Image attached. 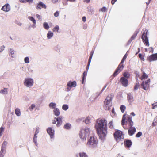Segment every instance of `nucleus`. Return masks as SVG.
<instances>
[{"label": "nucleus", "mask_w": 157, "mask_h": 157, "mask_svg": "<svg viewBox=\"0 0 157 157\" xmlns=\"http://www.w3.org/2000/svg\"><path fill=\"white\" fill-rule=\"evenodd\" d=\"M107 121L104 119L97 120L95 128L101 140L104 139L107 134Z\"/></svg>", "instance_id": "nucleus-1"}, {"label": "nucleus", "mask_w": 157, "mask_h": 157, "mask_svg": "<svg viewBox=\"0 0 157 157\" xmlns=\"http://www.w3.org/2000/svg\"><path fill=\"white\" fill-rule=\"evenodd\" d=\"M132 117L125 113L123 115L121 121V124L125 129H128L131 128L133 125V122L132 121Z\"/></svg>", "instance_id": "nucleus-2"}, {"label": "nucleus", "mask_w": 157, "mask_h": 157, "mask_svg": "<svg viewBox=\"0 0 157 157\" xmlns=\"http://www.w3.org/2000/svg\"><path fill=\"white\" fill-rule=\"evenodd\" d=\"M98 143V140L94 136H90L88 140L87 144L90 147H96Z\"/></svg>", "instance_id": "nucleus-3"}, {"label": "nucleus", "mask_w": 157, "mask_h": 157, "mask_svg": "<svg viewBox=\"0 0 157 157\" xmlns=\"http://www.w3.org/2000/svg\"><path fill=\"white\" fill-rule=\"evenodd\" d=\"M89 129L88 128L82 129L79 134L80 138L82 140H86V137L89 135Z\"/></svg>", "instance_id": "nucleus-4"}, {"label": "nucleus", "mask_w": 157, "mask_h": 157, "mask_svg": "<svg viewBox=\"0 0 157 157\" xmlns=\"http://www.w3.org/2000/svg\"><path fill=\"white\" fill-rule=\"evenodd\" d=\"M148 33V30L145 29L143 32L141 36V38L142 39L143 42L146 46H149V45L148 37L147 36V34Z\"/></svg>", "instance_id": "nucleus-5"}, {"label": "nucleus", "mask_w": 157, "mask_h": 157, "mask_svg": "<svg viewBox=\"0 0 157 157\" xmlns=\"http://www.w3.org/2000/svg\"><path fill=\"white\" fill-rule=\"evenodd\" d=\"M112 101V98L108 96L104 101L105 105L104 107L105 109L109 110L111 109V102Z\"/></svg>", "instance_id": "nucleus-6"}, {"label": "nucleus", "mask_w": 157, "mask_h": 157, "mask_svg": "<svg viewBox=\"0 0 157 157\" xmlns=\"http://www.w3.org/2000/svg\"><path fill=\"white\" fill-rule=\"evenodd\" d=\"M123 135L122 132L118 130H117L113 134L115 139L117 141L120 140L122 138Z\"/></svg>", "instance_id": "nucleus-7"}, {"label": "nucleus", "mask_w": 157, "mask_h": 157, "mask_svg": "<svg viewBox=\"0 0 157 157\" xmlns=\"http://www.w3.org/2000/svg\"><path fill=\"white\" fill-rule=\"evenodd\" d=\"M33 81L32 78H27L25 79L24 84L27 87H30L33 85Z\"/></svg>", "instance_id": "nucleus-8"}, {"label": "nucleus", "mask_w": 157, "mask_h": 157, "mask_svg": "<svg viewBox=\"0 0 157 157\" xmlns=\"http://www.w3.org/2000/svg\"><path fill=\"white\" fill-rule=\"evenodd\" d=\"M150 82V79H148L147 81H143L141 84V86L143 89L145 90H147L149 87Z\"/></svg>", "instance_id": "nucleus-9"}, {"label": "nucleus", "mask_w": 157, "mask_h": 157, "mask_svg": "<svg viewBox=\"0 0 157 157\" xmlns=\"http://www.w3.org/2000/svg\"><path fill=\"white\" fill-rule=\"evenodd\" d=\"M124 67V66L123 64H119L113 74V76L115 77L117 76L123 69Z\"/></svg>", "instance_id": "nucleus-10"}, {"label": "nucleus", "mask_w": 157, "mask_h": 157, "mask_svg": "<svg viewBox=\"0 0 157 157\" xmlns=\"http://www.w3.org/2000/svg\"><path fill=\"white\" fill-rule=\"evenodd\" d=\"M76 83L75 81L71 82L69 81L67 85V91H68L70 90L71 87H74L76 86Z\"/></svg>", "instance_id": "nucleus-11"}, {"label": "nucleus", "mask_w": 157, "mask_h": 157, "mask_svg": "<svg viewBox=\"0 0 157 157\" xmlns=\"http://www.w3.org/2000/svg\"><path fill=\"white\" fill-rule=\"evenodd\" d=\"M147 60L150 62L157 60V53L153 54L150 55L149 57H147Z\"/></svg>", "instance_id": "nucleus-12"}, {"label": "nucleus", "mask_w": 157, "mask_h": 157, "mask_svg": "<svg viewBox=\"0 0 157 157\" xmlns=\"http://www.w3.org/2000/svg\"><path fill=\"white\" fill-rule=\"evenodd\" d=\"M120 82L123 86L126 87L128 86V80L127 78L122 77L120 79Z\"/></svg>", "instance_id": "nucleus-13"}, {"label": "nucleus", "mask_w": 157, "mask_h": 157, "mask_svg": "<svg viewBox=\"0 0 157 157\" xmlns=\"http://www.w3.org/2000/svg\"><path fill=\"white\" fill-rule=\"evenodd\" d=\"M128 133L129 136H131L134 134L136 131V129L135 127H132L128 128Z\"/></svg>", "instance_id": "nucleus-14"}, {"label": "nucleus", "mask_w": 157, "mask_h": 157, "mask_svg": "<svg viewBox=\"0 0 157 157\" xmlns=\"http://www.w3.org/2000/svg\"><path fill=\"white\" fill-rule=\"evenodd\" d=\"M124 144L125 147H127L128 148H130L132 144V142L131 140H127L124 141Z\"/></svg>", "instance_id": "nucleus-15"}, {"label": "nucleus", "mask_w": 157, "mask_h": 157, "mask_svg": "<svg viewBox=\"0 0 157 157\" xmlns=\"http://www.w3.org/2000/svg\"><path fill=\"white\" fill-rule=\"evenodd\" d=\"M47 132L51 137L52 138L54 135V130L52 128H48L47 129Z\"/></svg>", "instance_id": "nucleus-16"}, {"label": "nucleus", "mask_w": 157, "mask_h": 157, "mask_svg": "<svg viewBox=\"0 0 157 157\" xmlns=\"http://www.w3.org/2000/svg\"><path fill=\"white\" fill-rule=\"evenodd\" d=\"M2 10L5 11H9L10 10V6L8 4H6L2 8Z\"/></svg>", "instance_id": "nucleus-17"}, {"label": "nucleus", "mask_w": 157, "mask_h": 157, "mask_svg": "<svg viewBox=\"0 0 157 157\" xmlns=\"http://www.w3.org/2000/svg\"><path fill=\"white\" fill-rule=\"evenodd\" d=\"M62 119L63 117L61 116H60L57 118V123L56 124V126L57 127H59L62 124Z\"/></svg>", "instance_id": "nucleus-18"}, {"label": "nucleus", "mask_w": 157, "mask_h": 157, "mask_svg": "<svg viewBox=\"0 0 157 157\" xmlns=\"http://www.w3.org/2000/svg\"><path fill=\"white\" fill-rule=\"evenodd\" d=\"M42 8L45 9L46 8V6L45 4L41 2L38 4L36 8L40 9Z\"/></svg>", "instance_id": "nucleus-19"}, {"label": "nucleus", "mask_w": 157, "mask_h": 157, "mask_svg": "<svg viewBox=\"0 0 157 157\" xmlns=\"http://www.w3.org/2000/svg\"><path fill=\"white\" fill-rule=\"evenodd\" d=\"M148 75L144 71L142 72V76L140 77V78L141 80L146 79L148 78Z\"/></svg>", "instance_id": "nucleus-20"}, {"label": "nucleus", "mask_w": 157, "mask_h": 157, "mask_svg": "<svg viewBox=\"0 0 157 157\" xmlns=\"http://www.w3.org/2000/svg\"><path fill=\"white\" fill-rule=\"evenodd\" d=\"M93 53H94V51H91V52L90 53L89 58V61H88V64L87 67V69L88 68H89V65H90V63L91 61V59L92 58Z\"/></svg>", "instance_id": "nucleus-21"}, {"label": "nucleus", "mask_w": 157, "mask_h": 157, "mask_svg": "<svg viewBox=\"0 0 157 157\" xmlns=\"http://www.w3.org/2000/svg\"><path fill=\"white\" fill-rule=\"evenodd\" d=\"M127 98L128 101L130 102H132L134 101L133 96L131 93L128 94Z\"/></svg>", "instance_id": "nucleus-22"}, {"label": "nucleus", "mask_w": 157, "mask_h": 157, "mask_svg": "<svg viewBox=\"0 0 157 157\" xmlns=\"http://www.w3.org/2000/svg\"><path fill=\"white\" fill-rule=\"evenodd\" d=\"M54 114L56 116H59L60 114V112L59 109L55 108L53 110Z\"/></svg>", "instance_id": "nucleus-23"}, {"label": "nucleus", "mask_w": 157, "mask_h": 157, "mask_svg": "<svg viewBox=\"0 0 157 157\" xmlns=\"http://www.w3.org/2000/svg\"><path fill=\"white\" fill-rule=\"evenodd\" d=\"M138 33V31L135 32V33L133 34V35L132 36L130 40H129V42H131L132 40H133L136 37Z\"/></svg>", "instance_id": "nucleus-24"}, {"label": "nucleus", "mask_w": 157, "mask_h": 157, "mask_svg": "<svg viewBox=\"0 0 157 157\" xmlns=\"http://www.w3.org/2000/svg\"><path fill=\"white\" fill-rule=\"evenodd\" d=\"M79 157H88L87 154L83 152H80L79 153Z\"/></svg>", "instance_id": "nucleus-25"}, {"label": "nucleus", "mask_w": 157, "mask_h": 157, "mask_svg": "<svg viewBox=\"0 0 157 157\" xmlns=\"http://www.w3.org/2000/svg\"><path fill=\"white\" fill-rule=\"evenodd\" d=\"M71 125L70 124L66 123L64 125L63 128L65 129H69L71 128Z\"/></svg>", "instance_id": "nucleus-26"}, {"label": "nucleus", "mask_w": 157, "mask_h": 157, "mask_svg": "<svg viewBox=\"0 0 157 157\" xmlns=\"http://www.w3.org/2000/svg\"><path fill=\"white\" fill-rule=\"evenodd\" d=\"M0 93L3 94H6L8 93L7 88H4L3 89H2L0 91Z\"/></svg>", "instance_id": "nucleus-27"}, {"label": "nucleus", "mask_w": 157, "mask_h": 157, "mask_svg": "<svg viewBox=\"0 0 157 157\" xmlns=\"http://www.w3.org/2000/svg\"><path fill=\"white\" fill-rule=\"evenodd\" d=\"M87 72L86 71H84L83 74L82 79V84H83L84 80L86 79Z\"/></svg>", "instance_id": "nucleus-28"}, {"label": "nucleus", "mask_w": 157, "mask_h": 157, "mask_svg": "<svg viewBox=\"0 0 157 157\" xmlns=\"http://www.w3.org/2000/svg\"><path fill=\"white\" fill-rule=\"evenodd\" d=\"M6 150L1 149L0 151V157H3L5 153Z\"/></svg>", "instance_id": "nucleus-29"}, {"label": "nucleus", "mask_w": 157, "mask_h": 157, "mask_svg": "<svg viewBox=\"0 0 157 157\" xmlns=\"http://www.w3.org/2000/svg\"><path fill=\"white\" fill-rule=\"evenodd\" d=\"M7 145V142L6 141H4L1 147V149L6 150V146Z\"/></svg>", "instance_id": "nucleus-30"}, {"label": "nucleus", "mask_w": 157, "mask_h": 157, "mask_svg": "<svg viewBox=\"0 0 157 157\" xmlns=\"http://www.w3.org/2000/svg\"><path fill=\"white\" fill-rule=\"evenodd\" d=\"M126 107L124 105H121L120 106V109L122 113H124V111L126 109Z\"/></svg>", "instance_id": "nucleus-31"}, {"label": "nucleus", "mask_w": 157, "mask_h": 157, "mask_svg": "<svg viewBox=\"0 0 157 157\" xmlns=\"http://www.w3.org/2000/svg\"><path fill=\"white\" fill-rule=\"evenodd\" d=\"M15 114L18 116H20L21 112L19 109L17 108L15 110Z\"/></svg>", "instance_id": "nucleus-32"}, {"label": "nucleus", "mask_w": 157, "mask_h": 157, "mask_svg": "<svg viewBox=\"0 0 157 157\" xmlns=\"http://www.w3.org/2000/svg\"><path fill=\"white\" fill-rule=\"evenodd\" d=\"M53 35V33L51 31H49L47 34V37L48 39L51 38Z\"/></svg>", "instance_id": "nucleus-33"}, {"label": "nucleus", "mask_w": 157, "mask_h": 157, "mask_svg": "<svg viewBox=\"0 0 157 157\" xmlns=\"http://www.w3.org/2000/svg\"><path fill=\"white\" fill-rule=\"evenodd\" d=\"M56 104L54 103H50L49 105V107L51 108H55L56 107Z\"/></svg>", "instance_id": "nucleus-34"}, {"label": "nucleus", "mask_w": 157, "mask_h": 157, "mask_svg": "<svg viewBox=\"0 0 157 157\" xmlns=\"http://www.w3.org/2000/svg\"><path fill=\"white\" fill-rule=\"evenodd\" d=\"M127 56L126 54H125L124 56L123 57L122 60H121L120 63V64L122 65L123 64V63L124 62L125 59H126L127 57Z\"/></svg>", "instance_id": "nucleus-35"}, {"label": "nucleus", "mask_w": 157, "mask_h": 157, "mask_svg": "<svg viewBox=\"0 0 157 157\" xmlns=\"http://www.w3.org/2000/svg\"><path fill=\"white\" fill-rule=\"evenodd\" d=\"M43 26L44 28L47 30L49 28L48 23L45 22L44 23Z\"/></svg>", "instance_id": "nucleus-36"}, {"label": "nucleus", "mask_w": 157, "mask_h": 157, "mask_svg": "<svg viewBox=\"0 0 157 157\" xmlns=\"http://www.w3.org/2000/svg\"><path fill=\"white\" fill-rule=\"evenodd\" d=\"M28 18L30 20H31V21H32L33 22V23L34 24H36V21L34 19V18L33 17L29 16L28 17Z\"/></svg>", "instance_id": "nucleus-37"}, {"label": "nucleus", "mask_w": 157, "mask_h": 157, "mask_svg": "<svg viewBox=\"0 0 157 157\" xmlns=\"http://www.w3.org/2000/svg\"><path fill=\"white\" fill-rule=\"evenodd\" d=\"M139 57L140 58V59L143 61H144V56L142 55V54L141 53L139 54Z\"/></svg>", "instance_id": "nucleus-38"}, {"label": "nucleus", "mask_w": 157, "mask_h": 157, "mask_svg": "<svg viewBox=\"0 0 157 157\" xmlns=\"http://www.w3.org/2000/svg\"><path fill=\"white\" fill-rule=\"evenodd\" d=\"M140 87V84L138 82L136 83L134 89V90H136Z\"/></svg>", "instance_id": "nucleus-39"}, {"label": "nucleus", "mask_w": 157, "mask_h": 157, "mask_svg": "<svg viewBox=\"0 0 157 157\" xmlns=\"http://www.w3.org/2000/svg\"><path fill=\"white\" fill-rule=\"evenodd\" d=\"M20 1L22 2H29V3H32L33 2V0H20Z\"/></svg>", "instance_id": "nucleus-40"}, {"label": "nucleus", "mask_w": 157, "mask_h": 157, "mask_svg": "<svg viewBox=\"0 0 157 157\" xmlns=\"http://www.w3.org/2000/svg\"><path fill=\"white\" fill-rule=\"evenodd\" d=\"M124 77L126 78H128L130 76V74L128 72H124L123 74Z\"/></svg>", "instance_id": "nucleus-41"}, {"label": "nucleus", "mask_w": 157, "mask_h": 157, "mask_svg": "<svg viewBox=\"0 0 157 157\" xmlns=\"http://www.w3.org/2000/svg\"><path fill=\"white\" fill-rule=\"evenodd\" d=\"M59 29V27L58 25L56 26L53 29V32L56 31L57 32H58V30Z\"/></svg>", "instance_id": "nucleus-42"}, {"label": "nucleus", "mask_w": 157, "mask_h": 157, "mask_svg": "<svg viewBox=\"0 0 157 157\" xmlns=\"http://www.w3.org/2000/svg\"><path fill=\"white\" fill-rule=\"evenodd\" d=\"M68 108V106L67 105H63L62 106V109L64 110H67Z\"/></svg>", "instance_id": "nucleus-43"}, {"label": "nucleus", "mask_w": 157, "mask_h": 157, "mask_svg": "<svg viewBox=\"0 0 157 157\" xmlns=\"http://www.w3.org/2000/svg\"><path fill=\"white\" fill-rule=\"evenodd\" d=\"M113 122L112 121H110L109 124L108 125L109 128H110L111 129H113V126L112 124Z\"/></svg>", "instance_id": "nucleus-44"}, {"label": "nucleus", "mask_w": 157, "mask_h": 157, "mask_svg": "<svg viewBox=\"0 0 157 157\" xmlns=\"http://www.w3.org/2000/svg\"><path fill=\"white\" fill-rule=\"evenodd\" d=\"M37 134H35L34 136V137L33 138V142L36 144L37 142V136H36V135Z\"/></svg>", "instance_id": "nucleus-45"}, {"label": "nucleus", "mask_w": 157, "mask_h": 157, "mask_svg": "<svg viewBox=\"0 0 157 157\" xmlns=\"http://www.w3.org/2000/svg\"><path fill=\"white\" fill-rule=\"evenodd\" d=\"M142 135V133L141 132H139L136 134V137H140Z\"/></svg>", "instance_id": "nucleus-46"}, {"label": "nucleus", "mask_w": 157, "mask_h": 157, "mask_svg": "<svg viewBox=\"0 0 157 157\" xmlns=\"http://www.w3.org/2000/svg\"><path fill=\"white\" fill-rule=\"evenodd\" d=\"M10 53H11L12 54V57H14V50H13L12 49H10Z\"/></svg>", "instance_id": "nucleus-47"}, {"label": "nucleus", "mask_w": 157, "mask_h": 157, "mask_svg": "<svg viewBox=\"0 0 157 157\" xmlns=\"http://www.w3.org/2000/svg\"><path fill=\"white\" fill-rule=\"evenodd\" d=\"M152 109H154L157 107V102L155 103H153L152 105Z\"/></svg>", "instance_id": "nucleus-48"}, {"label": "nucleus", "mask_w": 157, "mask_h": 157, "mask_svg": "<svg viewBox=\"0 0 157 157\" xmlns=\"http://www.w3.org/2000/svg\"><path fill=\"white\" fill-rule=\"evenodd\" d=\"M4 129V128L2 127L0 128V136L2 135V133L3 132Z\"/></svg>", "instance_id": "nucleus-49"}, {"label": "nucleus", "mask_w": 157, "mask_h": 157, "mask_svg": "<svg viewBox=\"0 0 157 157\" xmlns=\"http://www.w3.org/2000/svg\"><path fill=\"white\" fill-rule=\"evenodd\" d=\"M24 61L25 63H28L29 62V59L28 57H27L25 58Z\"/></svg>", "instance_id": "nucleus-50"}, {"label": "nucleus", "mask_w": 157, "mask_h": 157, "mask_svg": "<svg viewBox=\"0 0 157 157\" xmlns=\"http://www.w3.org/2000/svg\"><path fill=\"white\" fill-rule=\"evenodd\" d=\"M85 123L86 124H89L90 123V119L88 117L85 120Z\"/></svg>", "instance_id": "nucleus-51"}, {"label": "nucleus", "mask_w": 157, "mask_h": 157, "mask_svg": "<svg viewBox=\"0 0 157 157\" xmlns=\"http://www.w3.org/2000/svg\"><path fill=\"white\" fill-rule=\"evenodd\" d=\"M35 105L34 104H32L30 107H29V109L30 110L33 109L35 108Z\"/></svg>", "instance_id": "nucleus-52"}, {"label": "nucleus", "mask_w": 157, "mask_h": 157, "mask_svg": "<svg viewBox=\"0 0 157 157\" xmlns=\"http://www.w3.org/2000/svg\"><path fill=\"white\" fill-rule=\"evenodd\" d=\"M107 10L106 8L105 7H103L101 9V11L102 12H105Z\"/></svg>", "instance_id": "nucleus-53"}, {"label": "nucleus", "mask_w": 157, "mask_h": 157, "mask_svg": "<svg viewBox=\"0 0 157 157\" xmlns=\"http://www.w3.org/2000/svg\"><path fill=\"white\" fill-rule=\"evenodd\" d=\"M59 11H56L54 13V16L55 17H57L59 16Z\"/></svg>", "instance_id": "nucleus-54"}, {"label": "nucleus", "mask_w": 157, "mask_h": 157, "mask_svg": "<svg viewBox=\"0 0 157 157\" xmlns=\"http://www.w3.org/2000/svg\"><path fill=\"white\" fill-rule=\"evenodd\" d=\"M5 47L4 46H2L0 48V52H2L4 49Z\"/></svg>", "instance_id": "nucleus-55"}, {"label": "nucleus", "mask_w": 157, "mask_h": 157, "mask_svg": "<svg viewBox=\"0 0 157 157\" xmlns=\"http://www.w3.org/2000/svg\"><path fill=\"white\" fill-rule=\"evenodd\" d=\"M39 128L37 127L36 128L35 134H37L39 132Z\"/></svg>", "instance_id": "nucleus-56"}, {"label": "nucleus", "mask_w": 157, "mask_h": 157, "mask_svg": "<svg viewBox=\"0 0 157 157\" xmlns=\"http://www.w3.org/2000/svg\"><path fill=\"white\" fill-rule=\"evenodd\" d=\"M157 125V123L155 122V121H154V122H153L152 124V125L153 127L156 126Z\"/></svg>", "instance_id": "nucleus-57"}, {"label": "nucleus", "mask_w": 157, "mask_h": 157, "mask_svg": "<svg viewBox=\"0 0 157 157\" xmlns=\"http://www.w3.org/2000/svg\"><path fill=\"white\" fill-rule=\"evenodd\" d=\"M82 20L84 22H85L86 20V17L85 16L83 17L82 18Z\"/></svg>", "instance_id": "nucleus-58"}, {"label": "nucleus", "mask_w": 157, "mask_h": 157, "mask_svg": "<svg viewBox=\"0 0 157 157\" xmlns=\"http://www.w3.org/2000/svg\"><path fill=\"white\" fill-rule=\"evenodd\" d=\"M117 1V0H112L111 4L112 5L114 4Z\"/></svg>", "instance_id": "nucleus-59"}, {"label": "nucleus", "mask_w": 157, "mask_h": 157, "mask_svg": "<svg viewBox=\"0 0 157 157\" xmlns=\"http://www.w3.org/2000/svg\"><path fill=\"white\" fill-rule=\"evenodd\" d=\"M55 119H56V120H54V121L52 122V123L53 124H55L57 121V118H55Z\"/></svg>", "instance_id": "nucleus-60"}, {"label": "nucleus", "mask_w": 157, "mask_h": 157, "mask_svg": "<svg viewBox=\"0 0 157 157\" xmlns=\"http://www.w3.org/2000/svg\"><path fill=\"white\" fill-rule=\"evenodd\" d=\"M83 1L84 2H86L87 3H88L90 2V0H83Z\"/></svg>", "instance_id": "nucleus-61"}, {"label": "nucleus", "mask_w": 157, "mask_h": 157, "mask_svg": "<svg viewBox=\"0 0 157 157\" xmlns=\"http://www.w3.org/2000/svg\"><path fill=\"white\" fill-rule=\"evenodd\" d=\"M36 17L39 19H40V15H38V14H37L36 15Z\"/></svg>", "instance_id": "nucleus-62"}, {"label": "nucleus", "mask_w": 157, "mask_h": 157, "mask_svg": "<svg viewBox=\"0 0 157 157\" xmlns=\"http://www.w3.org/2000/svg\"><path fill=\"white\" fill-rule=\"evenodd\" d=\"M154 121L157 123V116L154 119Z\"/></svg>", "instance_id": "nucleus-63"}, {"label": "nucleus", "mask_w": 157, "mask_h": 157, "mask_svg": "<svg viewBox=\"0 0 157 157\" xmlns=\"http://www.w3.org/2000/svg\"><path fill=\"white\" fill-rule=\"evenodd\" d=\"M131 115H132L133 116H134L135 115L134 112H132L131 113Z\"/></svg>", "instance_id": "nucleus-64"}]
</instances>
